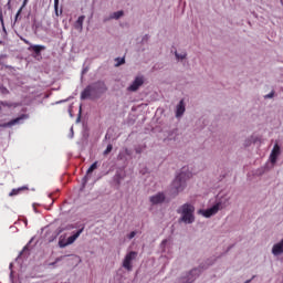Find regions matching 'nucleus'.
<instances>
[{"label": "nucleus", "instance_id": "393cba45", "mask_svg": "<svg viewBox=\"0 0 283 283\" xmlns=\"http://www.w3.org/2000/svg\"><path fill=\"white\" fill-rule=\"evenodd\" d=\"M0 21L3 23V10L0 8Z\"/></svg>", "mask_w": 283, "mask_h": 283}, {"label": "nucleus", "instance_id": "aec40b11", "mask_svg": "<svg viewBox=\"0 0 283 283\" xmlns=\"http://www.w3.org/2000/svg\"><path fill=\"white\" fill-rule=\"evenodd\" d=\"M175 55H176V59H178V61H182V59H187V53L179 54L178 52H176Z\"/></svg>", "mask_w": 283, "mask_h": 283}, {"label": "nucleus", "instance_id": "bb28decb", "mask_svg": "<svg viewBox=\"0 0 283 283\" xmlns=\"http://www.w3.org/2000/svg\"><path fill=\"white\" fill-rule=\"evenodd\" d=\"M6 103L4 102H0V109H1V107H6Z\"/></svg>", "mask_w": 283, "mask_h": 283}, {"label": "nucleus", "instance_id": "412c9836", "mask_svg": "<svg viewBox=\"0 0 283 283\" xmlns=\"http://www.w3.org/2000/svg\"><path fill=\"white\" fill-rule=\"evenodd\" d=\"M67 245H70V243H67V241H65V240H60L59 241V247L61 249H65V247H67Z\"/></svg>", "mask_w": 283, "mask_h": 283}, {"label": "nucleus", "instance_id": "c85d7f7f", "mask_svg": "<svg viewBox=\"0 0 283 283\" xmlns=\"http://www.w3.org/2000/svg\"><path fill=\"white\" fill-rule=\"evenodd\" d=\"M0 45H1V41H0Z\"/></svg>", "mask_w": 283, "mask_h": 283}, {"label": "nucleus", "instance_id": "4468645a", "mask_svg": "<svg viewBox=\"0 0 283 283\" xmlns=\"http://www.w3.org/2000/svg\"><path fill=\"white\" fill-rule=\"evenodd\" d=\"M29 188L27 186H22L20 188H14L11 190V192L9 193V196H19V193H21V191H28Z\"/></svg>", "mask_w": 283, "mask_h": 283}, {"label": "nucleus", "instance_id": "b1692460", "mask_svg": "<svg viewBox=\"0 0 283 283\" xmlns=\"http://www.w3.org/2000/svg\"><path fill=\"white\" fill-rule=\"evenodd\" d=\"M54 10L59 12V0H54Z\"/></svg>", "mask_w": 283, "mask_h": 283}, {"label": "nucleus", "instance_id": "4be33fe9", "mask_svg": "<svg viewBox=\"0 0 283 283\" xmlns=\"http://www.w3.org/2000/svg\"><path fill=\"white\" fill-rule=\"evenodd\" d=\"M116 61H118L117 64H116L117 66L123 65L125 63V57H122V59L118 57V59H116Z\"/></svg>", "mask_w": 283, "mask_h": 283}, {"label": "nucleus", "instance_id": "5701e85b", "mask_svg": "<svg viewBox=\"0 0 283 283\" xmlns=\"http://www.w3.org/2000/svg\"><path fill=\"white\" fill-rule=\"evenodd\" d=\"M134 238H136V231H132V232L128 234V240H134Z\"/></svg>", "mask_w": 283, "mask_h": 283}, {"label": "nucleus", "instance_id": "39448f33", "mask_svg": "<svg viewBox=\"0 0 283 283\" xmlns=\"http://www.w3.org/2000/svg\"><path fill=\"white\" fill-rule=\"evenodd\" d=\"M221 206H222V203H216L214 206H212L211 208H209L207 210H199V213H202V216L205 218H211V216H216V213H218V211H220Z\"/></svg>", "mask_w": 283, "mask_h": 283}, {"label": "nucleus", "instance_id": "423d86ee", "mask_svg": "<svg viewBox=\"0 0 283 283\" xmlns=\"http://www.w3.org/2000/svg\"><path fill=\"white\" fill-rule=\"evenodd\" d=\"M145 83V80L140 76H137L134 82L127 87L128 92H138L142 85Z\"/></svg>", "mask_w": 283, "mask_h": 283}, {"label": "nucleus", "instance_id": "f3484780", "mask_svg": "<svg viewBox=\"0 0 283 283\" xmlns=\"http://www.w3.org/2000/svg\"><path fill=\"white\" fill-rule=\"evenodd\" d=\"M95 169H98V161H94L91 165V167L86 171L87 176H90V174H93Z\"/></svg>", "mask_w": 283, "mask_h": 283}, {"label": "nucleus", "instance_id": "a878e982", "mask_svg": "<svg viewBox=\"0 0 283 283\" xmlns=\"http://www.w3.org/2000/svg\"><path fill=\"white\" fill-rule=\"evenodd\" d=\"M273 96H274V93L272 92V93L265 95V98H273Z\"/></svg>", "mask_w": 283, "mask_h": 283}, {"label": "nucleus", "instance_id": "6e6552de", "mask_svg": "<svg viewBox=\"0 0 283 283\" xmlns=\"http://www.w3.org/2000/svg\"><path fill=\"white\" fill-rule=\"evenodd\" d=\"M149 200L151 205H163V202L166 200V197L164 192H158L157 195L151 196Z\"/></svg>", "mask_w": 283, "mask_h": 283}, {"label": "nucleus", "instance_id": "c756f323", "mask_svg": "<svg viewBox=\"0 0 283 283\" xmlns=\"http://www.w3.org/2000/svg\"><path fill=\"white\" fill-rule=\"evenodd\" d=\"M188 283H191V282H188Z\"/></svg>", "mask_w": 283, "mask_h": 283}, {"label": "nucleus", "instance_id": "f03ea898", "mask_svg": "<svg viewBox=\"0 0 283 283\" xmlns=\"http://www.w3.org/2000/svg\"><path fill=\"white\" fill-rule=\"evenodd\" d=\"M187 168H182V171L175 178L171 185V195L178 196L181 191H185V187H187V180L191 178V172H185Z\"/></svg>", "mask_w": 283, "mask_h": 283}, {"label": "nucleus", "instance_id": "dca6fc26", "mask_svg": "<svg viewBox=\"0 0 283 283\" xmlns=\"http://www.w3.org/2000/svg\"><path fill=\"white\" fill-rule=\"evenodd\" d=\"M28 1L29 0H23L22 7L18 10V12L15 14V21H18L19 17H21V12H23V8H25V6H28Z\"/></svg>", "mask_w": 283, "mask_h": 283}, {"label": "nucleus", "instance_id": "f257e3e1", "mask_svg": "<svg viewBox=\"0 0 283 283\" xmlns=\"http://www.w3.org/2000/svg\"><path fill=\"white\" fill-rule=\"evenodd\" d=\"M105 92H107V85H105V82L97 81L85 87L84 92L81 93V98L82 101H86V98L94 101L96 98H101V95L105 94Z\"/></svg>", "mask_w": 283, "mask_h": 283}, {"label": "nucleus", "instance_id": "2eb2a0df", "mask_svg": "<svg viewBox=\"0 0 283 283\" xmlns=\"http://www.w3.org/2000/svg\"><path fill=\"white\" fill-rule=\"evenodd\" d=\"M29 50H32L34 52V54H41V52H43V50H45L44 45H31Z\"/></svg>", "mask_w": 283, "mask_h": 283}, {"label": "nucleus", "instance_id": "9d476101", "mask_svg": "<svg viewBox=\"0 0 283 283\" xmlns=\"http://www.w3.org/2000/svg\"><path fill=\"white\" fill-rule=\"evenodd\" d=\"M272 253H273V255H282V253H283V239L279 243H275L273 245Z\"/></svg>", "mask_w": 283, "mask_h": 283}, {"label": "nucleus", "instance_id": "9b49d317", "mask_svg": "<svg viewBox=\"0 0 283 283\" xmlns=\"http://www.w3.org/2000/svg\"><path fill=\"white\" fill-rule=\"evenodd\" d=\"M83 231H85V227L77 230L76 233H74L73 235L69 237L66 240L67 244H74V242H76V239L81 235V233H83Z\"/></svg>", "mask_w": 283, "mask_h": 283}, {"label": "nucleus", "instance_id": "0eeeda50", "mask_svg": "<svg viewBox=\"0 0 283 283\" xmlns=\"http://www.w3.org/2000/svg\"><path fill=\"white\" fill-rule=\"evenodd\" d=\"M25 118H28V115L25 114H22L20 117H17L14 119H11L10 122L8 123H3V124H0V127H13V125H21V122L22 120H25Z\"/></svg>", "mask_w": 283, "mask_h": 283}, {"label": "nucleus", "instance_id": "f8f14e48", "mask_svg": "<svg viewBox=\"0 0 283 283\" xmlns=\"http://www.w3.org/2000/svg\"><path fill=\"white\" fill-rule=\"evenodd\" d=\"M85 21V15H80L76 20V22L74 23V28L75 30L83 32V23Z\"/></svg>", "mask_w": 283, "mask_h": 283}, {"label": "nucleus", "instance_id": "ddd939ff", "mask_svg": "<svg viewBox=\"0 0 283 283\" xmlns=\"http://www.w3.org/2000/svg\"><path fill=\"white\" fill-rule=\"evenodd\" d=\"M185 114V99H181L179 104L177 105V112H176V117H180Z\"/></svg>", "mask_w": 283, "mask_h": 283}, {"label": "nucleus", "instance_id": "6ab92c4d", "mask_svg": "<svg viewBox=\"0 0 283 283\" xmlns=\"http://www.w3.org/2000/svg\"><path fill=\"white\" fill-rule=\"evenodd\" d=\"M114 149V146H112V144H108L106 149L104 150V156H107L109 154H112V150Z\"/></svg>", "mask_w": 283, "mask_h": 283}, {"label": "nucleus", "instance_id": "cd10ccee", "mask_svg": "<svg viewBox=\"0 0 283 283\" xmlns=\"http://www.w3.org/2000/svg\"><path fill=\"white\" fill-rule=\"evenodd\" d=\"M136 154H140V150L136 149Z\"/></svg>", "mask_w": 283, "mask_h": 283}, {"label": "nucleus", "instance_id": "7ed1b4c3", "mask_svg": "<svg viewBox=\"0 0 283 283\" xmlns=\"http://www.w3.org/2000/svg\"><path fill=\"white\" fill-rule=\"evenodd\" d=\"M196 207L191 203H184L178 210L177 213H180L179 222L185 224H193L196 222V217L193 216Z\"/></svg>", "mask_w": 283, "mask_h": 283}, {"label": "nucleus", "instance_id": "20e7f679", "mask_svg": "<svg viewBox=\"0 0 283 283\" xmlns=\"http://www.w3.org/2000/svg\"><path fill=\"white\" fill-rule=\"evenodd\" d=\"M138 255V252L135 251H130L126 254L124 261H123V266L124 269H126V271H132L133 266H132V261L136 260Z\"/></svg>", "mask_w": 283, "mask_h": 283}, {"label": "nucleus", "instance_id": "1a4fd4ad", "mask_svg": "<svg viewBox=\"0 0 283 283\" xmlns=\"http://www.w3.org/2000/svg\"><path fill=\"white\" fill-rule=\"evenodd\" d=\"M277 156H280V145L275 144L270 155V160L272 165H275V163H277Z\"/></svg>", "mask_w": 283, "mask_h": 283}, {"label": "nucleus", "instance_id": "a211bd4d", "mask_svg": "<svg viewBox=\"0 0 283 283\" xmlns=\"http://www.w3.org/2000/svg\"><path fill=\"white\" fill-rule=\"evenodd\" d=\"M124 12L123 11H116L111 15V19H120L123 17Z\"/></svg>", "mask_w": 283, "mask_h": 283}]
</instances>
